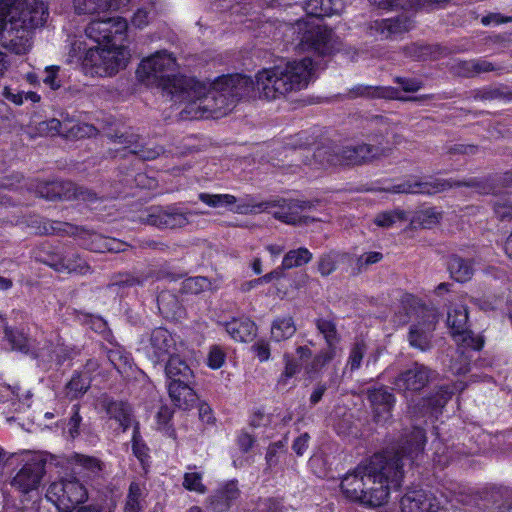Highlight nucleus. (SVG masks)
<instances>
[{
	"label": "nucleus",
	"mask_w": 512,
	"mask_h": 512,
	"mask_svg": "<svg viewBox=\"0 0 512 512\" xmlns=\"http://www.w3.org/2000/svg\"><path fill=\"white\" fill-rule=\"evenodd\" d=\"M313 61L305 57L258 71L255 81L249 76L234 74L218 78L212 86L193 79L180 80L184 94L183 113L190 118H219L227 114L235 103L256 93L265 100H277L307 88L311 81Z\"/></svg>",
	"instance_id": "1"
},
{
	"label": "nucleus",
	"mask_w": 512,
	"mask_h": 512,
	"mask_svg": "<svg viewBox=\"0 0 512 512\" xmlns=\"http://www.w3.org/2000/svg\"><path fill=\"white\" fill-rule=\"evenodd\" d=\"M426 436L420 427H413L400 441L383 452L375 453L348 472L341 481L344 495L371 507L387 502L390 489H397L404 476V460L415 463L424 453Z\"/></svg>",
	"instance_id": "2"
},
{
	"label": "nucleus",
	"mask_w": 512,
	"mask_h": 512,
	"mask_svg": "<svg viewBox=\"0 0 512 512\" xmlns=\"http://www.w3.org/2000/svg\"><path fill=\"white\" fill-rule=\"evenodd\" d=\"M176 59L166 51H158L154 55L141 61L136 73L138 78L148 85L155 84L163 92L171 96L175 102H179L184 94L180 80L193 79L184 75L172 74L176 69Z\"/></svg>",
	"instance_id": "3"
},
{
	"label": "nucleus",
	"mask_w": 512,
	"mask_h": 512,
	"mask_svg": "<svg viewBox=\"0 0 512 512\" xmlns=\"http://www.w3.org/2000/svg\"><path fill=\"white\" fill-rule=\"evenodd\" d=\"M7 31L11 45L17 54L32 47V8L27 0H0V37Z\"/></svg>",
	"instance_id": "4"
},
{
	"label": "nucleus",
	"mask_w": 512,
	"mask_h": 512,
	"mask_svg": "<svg viewBox=\"0 0 512 512\" xmlns=\"http://www.w3.org/2000/svg\"><path fill=\"white\" fill-rule=\"evenodd\" d=\"M312 206V203L308 201L274 199L263 201L251 206H238L235 212L244 214L271 212L275 219L283 223L289 225H300L317 220L303 215V213L310 210Z\"/></svg>",
	"instance_id": "5"
},
{
	"label": "nucleus",
	"mask_w": 512,
	"mask_h": 512,
	"mask_svg": "<svg viewBox=\"0 0 512 512\" xmlns=\"http://www.w3.org/2000/svg\"><path fill=\"white\" fill-rule=\"evenodd\" d=\"M128 61V52L122 43L115 46L89 48L82 60V70L92 77L112 76L123 69Z\"/></svg>",
	"instance_id": "6"
},
{
	"label": "nucleus",
	"mask_w": 512,
	"mask_h": 512,
	"mask_svg": "<svg viewBox=\"0 0 512 512\" xmlns=\"http://www.w3.org/2000/svg\"><path fill=\"white\" fill-rule=\"evenodd\" d=\"M292 29L297 34L299 51L312 52L318 56L331 55L335 51L332 30L304 20H298Z\"/></svg>",
	"instance_id": "7"
},
{
	"label": "nucleus",
	"mask_w": 512,
	"mask_h": 512,
	"mask_svg": "<svg viewBox=\"0 0 512 512\" xmlns=\"http://www.w3.org/2000/svg\"><path fill=\"white\" fill-rule=\"evenodd\" d=\"M48 501L53 503L58 512H72L88 498L87 489L75 477L53 482L46 493Z\"/></svg>",
	"instance_id": "8"
},
{
	"label": "nucleus",
	"mask_w": 512,
	"mask_h": 512,
	"mask_svg": "<svg viewBox=\"0 0 512 512\" xmlns=\"http://www.w3.org/2000/svg\"><path fill=\"white\" fill-rule=\"evenodd\" d=\"M128 29L124 18H101L92 20L85 29L86 36L97 44L106 43L107 46H115L126 38Z\"/></svg>",
	"instance_id": "9"
},
{
	"label": "nucleus",
	"mask_w": 512,
	"mask_h": 512,
	"mask_svg": "<svg viewBox=\"0 0 512 512\" xmlns=\"http://www.w3.org/2000/svg\"><path fill=\"white\" fill-rule=\"evenodd\" d=\"M468 311L466 306L457 304L448 311L447 325L452 336L461 348L480 350L484 340L468 329Z\"/></svg>",
	"instance_id": "10"
},
{
	"label": "nucleus",
	"mask_w": 512,
	"mask_h": 512,
	"mask_svg": "<svg viewBox=\"0 0 512 512\" xmlns=\"http://www.w3.org/2000/svg\"><path fill=\"white\" fill-rule=\"evenodd\" d=\"M476 180H471L469 182H459V181H449L444 179H431L427 181H419V180H406L402 183L393 185L388 189L389 192L392 193H409V194H436L442 191H445L454 186H468V187H476Z\"/></svg>",
	"instance_id": "11"
},
{
	"label": "nucleus",
	"mask_w": 512,
	"mask_h": 512,
	"mask_svg": "<svg viewBox=\"0 0 512 512\" xmlns=\"http://www.w3.org/2000/svg\"><path fill=\"white\" fill-rule=\"evenodd\" d=\"M420 317L421 321L410 327L408 340L412 347L427 351L431 348L432 333L438 322V313L434 308L423 307Z\"/></svg>",
	"instance_id": "12"
},
{
	"label": "nucleus",
	"mask_w": 512,
	"mask_h": 512,
	"mask_svg": "<svg viewBox=\"0 0 512 512\" xmlns=\"http://www.w3.org/2000/svg\"><path fill=\"white\" fill-rule=\"evenodd\" d=\"M175 346L176 342L171 333L165 328L158 327L151 332L143 349L147 357L157 364L175 355Z\"/></svg>",
	"instance_id": "13"
},
{
	"label": "nucleus",
	"mask_w": 512,
	"mask_h": 512,
	"mask_svg": "<svg viewBox=\"0 0 512 512\" xmlns=\"http://www.w3.org/2000/svg\"><path fill=\"white\" fill-rule=\"evenodd\" d=\"M96 129L88 124L76 123L70 125L68 122H60L56 118L49 119L47 121H41L34 127V136H56L65 135L73 137H90L95 133Z\"/></svg>",
	"instance_id": "14"
},
{
	"label": "nucleus",
	"mask_w": 512,
	"mask_h": 512,
	"mask_svg": "<svg viewBox=\"0 0 512 512\" xmlns=\"http://www.w3.org/2000/svg\"><path fill=\"white\" fill-rule=\"evenodd\" d=\"M340 165H360L375 158L387 156L389 148L371 144L339 145Z\"/></svg>",
	"instance_id": "15"
},
{
	"label": "nucleus",
	"mask_w": 512,
	"mask_h": 512,
	"mask_svg": "<svg viewBox=\"0 0 512 512\" xmlns=\"http://www.w3.org/2000/svg\"><path fill=\"white\" fill-rule=\"evenodd\" d=\"M38 261L48 265L57 272L87 274L90 272L88 263L76 252L48 253L45 257L37 258Z\"/></svg>",
	"instance_id": "16"
},
{
	"label": "nucleus",
	"mask_w": 512,
	"mask_h": 512,
	"mask_svg": "<svg viewBox=\"0 0 512 512\" xmlns=\"http://www.w3.org/2000/svg\"><path fill=\"white\" fill-rule=\"evenodd\" d=\"M434 372L427 366L414 363L409 369L401 372L393 385L399 392H416L423 389L432 379Z\"/></svg>",
	"instance_id": "17"
},
{
	"label": "nucleus",
	"mask_w": 512,
	"mask_h": 512,
	"mask_svg": "<svg viewBox=\"0 0 512 512\" xmlns=\"http://www.w3.org/2000/svg\"><path fill=\"white\" fill-rule=\"evenodd\" d=\"M412 28V22L407 16L374 20L368 24L367 33L379 39H396Z\"/></svg>",
	"instance_id": "18"
},
{
	"label": "nucleus",
	"mask_w": 512,
	"mask_h": 512,
	"mask_svg": "<svg viewBox=\"0 0 512 512\" xmlns=\"http://www.w3.org/2000/svg\"><path fill=\"white\" fill-rule=\"evenodd\" d=\"M143 221L148 225L155 226L160 229H174L187 225L188 217L187 213H184L175 207H169L167 209L151 207L147 211V215L143 218Z\"/></svg>",
	"instance_id": "19"
},
{
	"label": "nucleus",
	"mask_w": 512,
	"mask_h": 512,
	"mask_svg": "<svg viewBox=\"0 0 512 512\" xmlns=\"http://www.w3.org/2000/svg\"><path fill=\"white\" fill-rule=\"evenodd\" d=\"M401 512H446L440 502L423 490H412L400 499Z\"/></svg>",
	"instance_id": "20"
},
{
	"label": "nucleus",
	"mask_w": 512,
	"mask_h": 512,
	"mask_svg": "<svg viewBox=\"0 0 512 512\" xmlns=\"http://www.w3.org/2000/svg\"><path fill=\"white\" fill-rule=\"evenodd\" d=\"M367 397L373 409L374 420L380 424L386 423L392 416L394 395L386 387H380L368 389Z\"/></svg>",
	"instance_id": "21"
},
{
	"label": "nucleus",
	"mask_w": 512,
	"mask_h": 512,
	"mask_svg": "<svg viewBox=\"0 0 512 512\" xmlns=\"http://www.w3.org/2000/svg\"><path fill=\"white\" fill-rule=\"evenodd\" d=\"M97 407L104 411L110 419L117 421L123 431H126L132 425V409L128 403L102 395L97 400Z\"/></svg>",
	"instance_id": "22"
},
{
	"label": "nucleus",
	"mask_w": 512,
	"mask_h": 512,
	"mask_svg": "<svg viewBox=\"0 0 512 512\" xmlns=\"http://www.w3.org/2000/svg\"><path fill=\"white\" fill-rule=\"evenodd\" d=\"M114 143L122 145L130 153L138 155L143 160H153L163 153V148L159 146L149 147L139 143V136L133 133L124 132L111 135Z\"/></svg>",
	"instance_id": "23"
},
{
	"label": "nucleus",
	"mask_w": 512,
	"mask_h": 512,
	"mask_svg": "<svg viewBox=\"0 0 512 512\" xmlns=\"http://www.w3.org/2000/svg\"><path fill=\"white\" fill-rule=\"evenodd\" d=\"M160 278L161 273L152 268L136 272L117 273L112 276L111 282L108 284V288L112 289L114 287H118L125 289L144 286L145 283L159 280Z\"/></svg>",
	"instance_id": "24"
},
{
	"label": "nucleus",
	"mask_w": 512,
	"mask_h": 512,
	"mask_svg": "<svg viewBox=\"0 0 512 512\" xmlns=\"http://www.w3.org/2000/svg\"><path fill=\"white\" fill-rule=\"evenodd\" d=\"M241 491L237 481H228L222 484L210 497V506L214 512H226L240 498Z\"/></svg>",
	"instance_id": "25"
},
{
	"label": "nucleus",
	"mask_w": 512,
	"mask_h": 512,
	"mask_svg": "<svg viewBox=\"0 0 512 512\" xmlns=\"http://www.w3.org/2000/svg\"><path fill=\"white\" fill-rule=\"evenodd\" d=\"M351 93L355 97H371V98H388L398 99L401 101H419L425 102L433 98V95H421L415 97L399 96V92L394 88L373 87L366 85H357L351 89Z\"/></svg>",
	"instance_id": "26"
},
{
	"label": "nucleus",
	"mask_w": 512,
	"mask_h": 512,
	"mask_svg": "<svg viewBox=\"0 0 512 512\" xmlns=\"http://www.w3.org/2000/svg\"><path fill=\"white\" fill-rule=\"evenodd\" d=\"M71 189L73 183L70 181L39 182L34 194L47 200H69Z\"/></svg>",
	"instance_id": "27"
},
{
	"label": "nucleus",
	"mask_w": 512,
	"mask_h": 512,
	"mask_svg": "<svg viewBox=\"0 0 512 512\" xmlns=\"http://www.w3.org/2000/svg\"><path fill=\"white\" fill-rule=\"evenodd\" d=\"M192 382H169L168 392L174 405L180 409H190L197 400L196 393L191 388Z\"/></svg>",
	"instance_id": "28"
},
{
	"label": "nucleus",
	"mask_w": 512,
	"mask_h": 512,
	"mask_svg": "<svg viewBox=\"0 0 512 512\" xmlns=\"http://www.w3.org/2000/svg\"><path fill=\"white\" fill-rule=\"evenodd\" d=\"M340 149L337 144H325L315 149L308 165L326 168L340 165Z\"/></svg>",
	"instance_id": "29"
},
{
	"label": "nucleus",
	"mask_w": 512,
	"mask_h": 512,
	"mask_svg": "<svg viewBox=\"0 0 512 512\" xmlns=\"http://www.w3.org/2000/svg\"><path fill=\"white\" fill-rule=\"evenodd\" d=\"M345 8L344 0H308L305 10L317 18L340 14Z\"/></svg>",
	"instance_id": "30"
},
{
	"label": "nucleus",
	"mask_w": 512,
	"mask_h": 512,
	"mask_svg": "<svg viewBox=\"0 0 512 512\" xmlns=\"http://www.w3.org/2000/svg\"><path fill=\"white\" fill-rule=\"evenodd\" d=\"M73 8L78 15H94L109 10H119L114 0H73Z\"/></svg>",
	"instance_id": "31"
},
{
	"label": "nucleus",
	"mask_w": 512,
	"mask_h": 512,
	"mask_svg": "<svg viewBox=\"0 0 512 512\" xmlns=\"http://www.w3.org/2000/svg\"><path fill=\"white\" fill-rule=\"evenodd\" d=\"M165 373L170 382L176 381L183 384L193 380V371L178 355H173L168 359Z\"/></svg>",
	"instance_id": "32"
},
{
	"label": "nucleus",
	"mask_w": 512,
	"mask_h": 512,
	"mask_svg": "<svg viewBox=\"0 0 512 512\" xmlns=\"http://www.w3.org/2000/svg\"><path fill=\"white\" fill-rule=\"evenodd\" d=\"M447 265L451 277L458 282H466L474 274L473 261L457 254L450 255Z\"/></svg>",
	"instance_id": "33"
},
{
	"label": "nucleus",
	"mask_w": 512,
	"mask_h": 512,
	"mask_svg": "<svg viewBox=\"0 0 512 512\" xmlns=\"http://www.w3.org/2000/svg\"><path fill=\"white\" fill-rule=\"evenodd\" d=\"M312 258V253L305 247L293 249L284 255L280 268L284 272L285 270L301 267L309 263Z\"/></svg>",
	"instance_id": "34"
},
{
	"label": "nucleus",
	"mask_w": 512,
	"mask_h": 512,
	"mask_svg": "<svg viewBox=\"0 0 512 512\" xmlns=\"http://www.w3.org/2000/svg\"><path fill=\"white\" fill-rule=\"evenodd\" d=\"M160 313L166 318H174L181 311V304L177 296L170 291H162L157 297Z\"/></svg>",
	"instance_id": "35"
},
{
	"label": "nucleus",
	"mask_w": 512,
	"mask_h": 512,
	"mask_svg": "<svg viewBox=\"0 0 512 512\" xmlns=\"http://www.w3.org/2000/svg\"><path fill=\"white\" fill-rule=\"evenodd\" d=\"M255 324L249 320L237 321L227 323L226 331L236 341L246 342L249 341L255 334Z\"/></svg>",
	"instance_id": "36"
},
{
	"label": "nucleus",
	"mask_w": 512,
	"mask_h": 512,
	"mask_svg": "<svg viewBox=\"0 0 512 512\" xmlns=\"http://www.w3.org/2000/svg\"><path fill=\"white\" fill-rule=\"evenodd\" d=\"M315 325L320 334H322L327 348H333L337 351L336 345L340 341V335L337 331L336 324L334 321L326 318H317Z\"/></svg>",
	"instance_id": "37"
},
{
	"label": "nucleus",
	"mask_w": 512,
	"mask_h": 512,
	"mask_svg": "<svg viewBox=\"0 0 512 512\" xmlns=\"http://www.w3.org/2000/svg\"><path fill=\"white\" fill-rule=\"evenodd\" d=\"M127 244L115 239V238H109L104 237L100 234H93L92 235V242H91V249L96 252H122L125 251Z\"/></svg>",
	"instance_id": "38"
},
{
	"label": "nucleus",
	"mask_w": 512,
	"mask_h": 512,
	"mask_svg": "<svg viewBox=\"0 0 512 512\" xmlns=\"http://www.w3.org/2000/svg\"><path fill=\"white\" fill-rule=\"evenodd\" d=\"M296 332L292 317L277 318L271 326V337L277 342L291 338Z\"/></svg>",
	"instance_id": "39"
},
{
	"label": "nucleus",
	"mask_w": 512,
	"mask_h": 512,
	"mask_svg": "<svg viewBox=\"0 0 512 512\" xmlns=\"http://www.w3.org/2000/svg\"><path fill=\"white\" fill-rule=\"evenodd\" d=\"M107 357L114 368L121 374L127 373L132 367L133 359L122 347L116 346L109 349Z\"/></svg>",
	"instance_id": "40"
},
{
	"label": "nucleus",
	"mask_w": 512,
	"mask_h": 512,
	"mask_svg": "<svg viewBox=\"0 0 512 512\" xmlns=\"http://www.w3.org/2000/svg\"><path fill=\"white\" fill-rule=\"evenodd\" d=\"M90 385L91 377L89 375L76 372L66 385L67 395L71 399H77L88 391Z\"/></svg>",
	"instance_id": "41"
},
{
	"label": "nucleus",
	"mask_w": 512,
	"mask_h": 512,
	"mask_svg": "<svg viewBox=\"0 0 512 512\" xmlns=\"http://www.w3.org/2000/svg\"><path fill=\"white\" fill-rule=\"evenodd\" d=\"M199 200L211 208H229L237 203V198L231 194H210L202 192Z\"/></svg>",
	"instance_id": "42"
},
{
	"label": "nucleus",
	"mask_w": 512,
	"mask_h": 512,
	"mask_svg": "<svg viewBox=\"0 0 512 512\" xmlns=\"http://www.w3.org/2000/svg\"><path fill=\"white\" fill-rule=\"evenodd\" d=\"M336 352L337 351H335L333 348H326L321 350L317 355L313 357L311 362L305 366V372L310 377H312L314 374H317L325 365H327L335 358Z\"/></svg>",
	"instance_id": "43"
},
{
	"label": "nucleus",
	"mask_w": 512,
	"mask_h": 512,
	"mask_svg": "<svg viewBox=\"0 0 512 512\" xmlns=\"http://www.w3.org/2000/svg\"><path fill=\"white\" fill-rule=\"evenodd\" d=\"M407 220L405 211L396 209L378 213L374 218V223L378 227L391 228L397 223H403Z\"/></svg>",
	"instance_id": "44"
},
{
	"label": "nucleus",
	"mask_w": 512,
	"mask_h": 512,
	"mask_svg": "<svg viewBox=\"0 0 512 512\" xmlns=\"http://www.w3.org/2000/svg\"><path fill=\"white\" fill-rule=\"evenodd\" d=\"M284 370L278 378L279 386H286L290 379L301 371V363L289 353L283 355Z\"/></svg>",
	"instance_id": "45"
},
{
	"label": "nucleus",
	"mask_w": 512,
	"mask_h": 512,
	"mask_svg": "<svg viewBox=\"0 0 512 512\" xmlns=\"http://www.w3.org/2000/svg\"><path fill=\"white\" fill-rule=\"evenodd\" d=\"M11 484L24 494H28L32 490V466L30 463H26L19 470Z\"/></svg>",
	"instance_id": "46"
},
{
	"label": "nucleus",
	"mask_w": 512,
	"mask_h": 512,
	"mask_svg": "<svg viewBox=\"0 0 512 512\" xmlns=\"http://www.w3.org/2000/svg\"><path fill=\"white\" fill-rule=\"evenodd\" d=\"M182 289L186 293L199 294L207 290L214 289L212 282L207 277L196 276L185 279L182 283Z\"/></svg>",
	"instance_id": "47"
},
{
	"label": "nucleus",
	"mask_w": 512,
	"mask_h": 512,
	"mask_svg": "<svg viewBox=\"0 0 512 512\" xmlns=\"http://www.w3.org/2000/svg\"><path fill=\"white\" fill-rule=\"evenodd\" d=\"M461 68L465 76H473L474 74L486 73L497 70L496 66L492 62L484 59L462 62Z\"/></svg>",
	"instance_id": "48"
},
{
	"label": "nucleus",
	"mask_w": 512,
	"mask_h": 512,
	"mask_svg": "<svg viewBox=\"0 0 512 512\" xmlns=\"http://www.w3.org/2000/svg\"><path fill=\"white\" fill-rule=\"evenodd\" d=\"M465 384L460 382L454 385V389L442 387L437 394L427 401L428 406L431 407L432 411H436L439 408H443L448 400L451 398L454 391H463Z\"/></svg>",
	"instance_id": "49"
},
{
	"label": "nucleus",
	"mask_w": 512,
	"mask_h": 512,
	"mask_svg": "<svg viewBox=\"0 0 512 512\" xmlns=\"http://www.w3.org/2000/svg\"><path fill=\"white\" fill-rule=\"evenodd\" d=\"M75 461L87 472L88 477L99 476L104 466L98 458L81 454L75 456Z\"/></svg>",
	"instance_id": "50"
},
{
	"label": "nucleus",
	"mask_w": 512,
	"mask_h": 512,
	"mask_svg": "<svg viewBox=\"0 0 512 512\" xmlns=\"http://www.w3.org/2000/svg\"><path fill=\"white\" fill-rule=\"evenodd\" d=\"M132 450L133 454L137 457L141 464L144 465L149 458L148 447L141 438L138 424H136L133 429Z\"/></svg>",
	"instance_id": "51"
},
{
	"label": "nucleus",
	"mask_w": 512,
	"mask_h": 512,
	"mask_svg": "<svg viewBox=\"0 0 512 512\" xmlns=\"http://www.w3.org/2000/svg\"><path fill=\"white\" fill-rule=\"evenodd\" d=\"M344 257L333 252L322 255L318 261V271L322 276H328L335 271L338 258Z\"/></svg>",
	"instance_id": "52"
},
{
	"label": "nucleus",
	"mask_w": 512,
	"mask_h": 512,
	"mask_svg": "<svg viewBox=\"0 0 512 512\" xmlns=\"http://www.w3.org/2000/svg\"><path fill=\"white\" fill-rule=\"evenodd\" d=\"M449 368L453 374H466L470 370V357L463 350L459 349L457 357L451 359Z\"/></svg>",
	"instance_id": "53"
},
{
	"label": "nucleus",
	"mask_w": 512,
	"mask_h": 512,
	"mask_svg": "<svg viewBox=\"0 0 512 512\" xmlns=\"http://www.w3.org/2000/svg\"><path fill=\"white\" fill-rule=\"evenodd\" d=\"M183 486L189 491L200 494L206 492V486L202 483V475L198 472H187L184 475Z\"/></svg>",
	"instance_id": "54"
},
{
	"label": "nucleus",
	"mask_w": 512,
	"mask_h": 512,
	"mask_svg": "<svg viewBox=\"0 0 512 512\" xmlns=\"http://www.w3.org/2000/svg\"><path fill=\"white\" fill-rule=\"evenodd\" d=\"M366 352V345L364 342H356L351 351L348 358L347 365L350 367V370H356L360 367L364 354Z\"/></svg>",
	"instance_id": "55"
},
{
	"label": "nucleus",
	"mask_w": 512,
	"mask_h": 512,
	"mask_svg": "<svg viewBox=\"0 0 512 512\" xmlns=\"http://www.w3.org/2000/svg\"><path fill=\"white\" fill-rule=\"evenodd\" d=\"M69 194H70L69 200L76 199V200H81V201L88 202V203H94L95 201L98 200V196L95 192H93L92 190H90L88 188H85L82 186H77L74 183H73V189H71Z\"/></svg>",
	"instance_id": "56"
},
{
	"label": "nucleus",
	"mask_w": 512,
	"mask_h": 512,
	"mask_svg": "<svg viewBox=\"0 0 512 512\" xmlns=\"http://www.w3.org/2000/svg\"><path fill=\"white\" fill-rule=\"evenodd\" d=\"M155 11L152 4L149 7L139 8L132 17V24L137 28L145 27L154 16Z\"/></svg>",
	"instance_id": "57"
},
{
	"label": "nucleus",
	"mask_w": 512,
	"mask_h": 512,
	"mask_svg": "<svg viewBox=\"0 0 512 512\" xmlns=\"http://www.w3.org/2000/svg\"><path fill=\"white\" fill-rule=\"evenodd\" d=\"M34 29L37 27H43L47 23L49 18L48 5L43 1L34 0Z\"/></svg>",
	"instance_id": "58"
},
{
	"label": "nucleus",
	"mask_w": 512,
	"mask_h": 512,
	"mask_svg": "<svg viewBox=\"0 0 512 512\" xmlns=\"http://www.w3.org/2000/svg\"><path fill=\"white\" fill-rule=\"evenodd\" d=\"M5 337L11 344L12 349L27 351V338L20 332H14L9 327H5Z\"/></svg>",
	"instance_id": "59"
},
{
	"label": "nucleus",
	"mask_w": 512,
	"mask_h": 512,
	"mask_svg": "<svg viewBox=\"0 0 512 512\" xmlns=\"http://www.w3.org/2000/svg\"><path fill=\"white\" fill-rule=\"evenodd\" d=\"M226 354L224 350L218 346L214 345L210 348L207 357V364L212 369H219L223 366L225 362Z\"/></svg>",
	"instance_id": "60"
},
{
	"label": "nucleus",
	"mask_w": 512,
	"mask_h": 512,
	"mask_svg": "<svg viewBox=\"0 0 512 512\" xmlns=\"http://www.w3.org/2000/svg\"><path fill=\"white\" fill-rule=\"evenodd\" d=\"M383 259V254L377 251L367 252L356 259L358 272L365 270L368 266L378 263Z\"/></svg>",
	"instance_id": "61"
},
{
	"label": "nucleus",
	"mask_w": 512,
	"mask_h": 512,
	"mask_svg": "<svg viewBox=\"0 0 512 512\" xmlns=\"http://www.w3.org/2000/svg\"><path fill=\"white\" fill-rule=\"evenodd\" d=\"M79 410L80 407L78 404L72 406L71 416L67 423L68 434L72 439L76 438L80 434L79 427L82 422V417Z\"/></svg>",
	"instance_id": "62"
},
{
	"label": "nucleus",
	"mask_w": 512,
	"mask_h": 512,
	"mask_svg": "<svg viewBox=\"0 0 512 512\" xmlns=\"http://www.w3.org/2000/svg\"><path fill=\"white\" fill-rule=\"evenodd\" d=\"M283 276H284V272L282 271V269L280 267H278L275 270L265 274L264 276L259 277L257 279H254V280H251L250 282H248L247 283V285H248L247 289L256 287V286L261 285L263 283L271 282L273 280H278V279L282 278Z\"/></svg>",
	"instance_id": "63"
},
{
	"label": "nucleus",
	"mask_w": 512,
	"mask_h": 512,
	"mask_svg": "<svg viewBox=\"0 0 512 512\" xmlns=\"http://www.w3.org/2000/svg\"><path fill=\"white\" fill-rule=\"evenodd\" d=\"M34 483L36 482V478H40L43 473H45V468L48 463V455L43 452H35L34 451Z\"/></svg>",
	"instance_id": "64"
}]
</instances>
